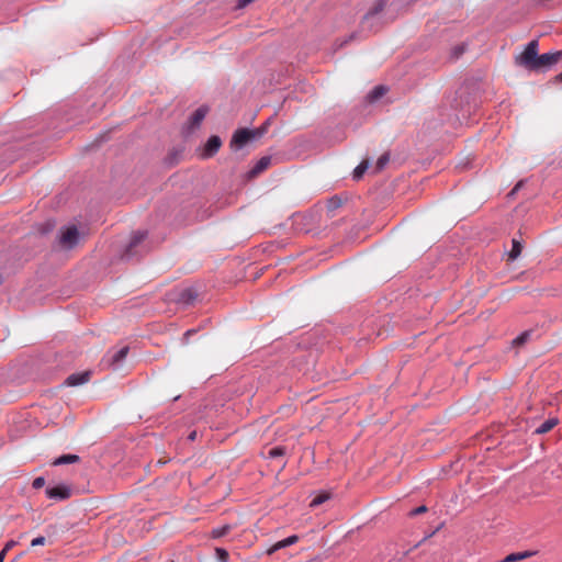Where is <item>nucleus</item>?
Wrapping results in <instances>:
<instances>
[{
  "label": "nucleus",
  "instance_id": "obj_14",
  "mask_svg": "<svg viewBox=\"0 0 562 562\" xmlns=\"http://www.w3.org/2000/svg\"><path fill=\"white\" fill-rule=\"evenodd\" d=\"M559 424V419L557 417L549 418L544 423H542L537 429L536 434L542 435L549 432L552 428H554Z\"/></svg>",
  "mask_w": 562,
  "mask_h": 562
},
{
  "label": "nucleus",
  "instance_id": "obj_17",
  "mask_svg": "<svg viewBox=\"0 0 562 562\" xmlns=\"http://www.w3.org/2000/svg\"><path fill=\"white\" fill-rule=\"evenodd\" d=\"M385 93L386 88L384 86H376L368 93L367 99L369 102H374L379 100L381 97H383Z\"/></svg>",
  "mask_w": 562,
  "mask_h": 562
},
{
  "label": "nucleus",
  "instance_id": "obj_4",
  "mask_svg": "<svg viewBox=\"0 0 562 562\" xmlns=\"http://www.w3.org/2000/svg\"><path fill=\"white\" fill-rule=\"evenodd\" d=\"M562 58V50L546 53L537 57L533 71L546 70L555 65Z\"/></svg>",
  "mask_w": 562,
  "mask_h": 562
},
{
  "label": "nucleus",
  "instance_id": "obj_9",
  "mask_svg": "<svg viewBox=\"0 0 562 562\" xmlns=\"http://www.w3.org/2000/svg\"><path fill=\"white\" fill-rule=\"evenodd\" d=\"M221 145H222V140L218 136H216V135L211 136L207 139L206 144L204 145V148L202 151V157L203 158L212 157L213 155H215L218 151V149L221 148Z\"/></svg>",
  "mask_w": 562,
  "mask_h": 562
},
{
  "label": "nucleus",
  "instance_id": "obj_28",
  "mask_svg": "<svg viewBox=\"0 0 562 562\" xmlns=\"http://www.w3.org/2000/svg\"><path fill=\"white\" fill-rule=\"evenodd\" d=\"M45 485V479L43 476H38L36 477L33 483H32V486L35 488V490H38L41 487H43Z\"/></svg>",
  "mask_w": 562,
  "mask_h": 562
},
{
  "label": "nucleus",
  "instance_id": "obj_13",
  "mask_svg": "<svg viewBox=\"0 0 562 562\" xmlns=\"http://www.w3.org/2000/svg\"><path fill=\"white\" fill-rule=\"evenodd\" d=\"M271 162V157L269 156H265V157H261L257 164L254 166V168L250 170V175L252 177L259 175L260 172H262L263 170H266L269 165Z\"/></svg>",
  "mask_w": 562,
  "mask_h": 562
},
{
  "label": "nucleus",
  "instance_id": "obj_5",
  "mask_svg": "<svg viewBox=\"0 0 562 562\" xmlns=\"http://www.w3.org/2000/svg\"><path fill=\"white\" fill-rule=\"evenodd\" d=\"M386 0H378L373 8L363 16L362 27L373 30L378 15L383 11Z\"/></svg>",
  "mask_w": 562,
  "mask_h": 562
},
{
  "label": "nucleus",
  "instance_id": "obj_6",
  "mask_svg": "<svg viewBox=\"0 0 562 562\" xmlns=\"http://www.w3.org/2000/svg\"><path fill=\"white\" fill-rule=\"evenodd\" d=\"M127 353H128V347L125 346L117 350H112V351L108 352L104 360L109 366L113 367V369H119L121 363L126 358Z\"/></svg>",
  "mask_w": 562,
  "mask_h": 562
},
{
  "label": "nucleus",
  "instance_id": "obj_18",
  "mask_svg": "<svg viewBox=\"0 0 562 562\" xmlns=\"http://www.w3.org/2000/svg\"><path fill=\"white\" fill-rule=\"evenodd\" d=\"M79 461L77 454H64L53 461V465H63L69 463H76Z\"/></svg>",
  "mask_w": 562,
  "mask_h": 562
},
{
  "label": "nucleus",
  "instance_id": "obj_8",
  "mask_svg": "<svg viewBox=\"0 0 562 562\" xmlns=\"http://www.w3.org/2000/svg\"><path fill=\"white\" fill-rule=\"evenodd\" d=\"M209 112V108L205 105L200 106L196 109L192 115L189 117L188 121V128L190 131H193L200 126L202 121L205 119L206 114Z\"/></svg>",
  "mask_w": 562,
  "mask_h": 562
},
{
  "label": "nucleus",
  "instance_id": "obj_11",
  "mask_svg": "<svg viewBox=\"0 0 562 562\" xmlns=\"http://www.w3.org/2000/svg\"><path fill=\"white\" fill-rule=\"evenodd\" d=\"M297 540H299L297 536H295V535L290 536L281 541H278L277 543H274L271 548L268 549L267 553L269 555H271L280 549H283V548L294 544L295 542H297Z\"/></svg>",
  "mask_w": 562,
  "mask_h": 562
},
{
  "label": "nucleus",
  "instance_id": "obj_35",
  "mask_svg": "<svg viewBox=\"0 0 562 562\" xmlns=\"http://www.w3.org/2000/svg\"><path fill=\"white\" fill-rule=\"evenodd\" d=\"M5 558V553L3 551L0 552V562H3Z\"/></svg>",
  "mask_w": 562,
  "mask_h": 562
},
{
  "label": "nucleus",
  "instance_id": "obj_21",
  "mask_svg": "<svg viewBox=\"0 0 562 562\" xmlns=\"http://www.w3.org/2000/svg\"><path fill=\"white\" fill-rule=\"evenodd\" d=\"M368 168H369L368 160H363L362 162H360L353 170V179L355 180L361 179V177L364 175V172L368 170Z\"/></svg>",
  "mask_w": 562,
  "mask_h": 562
},
{
  "label": "nucleus",
  "instance_id": "obj_26",
  "mask_svg": "<svg viewBox=\"0 0 562 562\" xmlns=\"http://www.w3.org/2000/svg\"><path fill=\"white\" fill-rule=\"evenodd\" d=\"M215 554H216V558L218 559V561L221 562H227L228 561V553L225 549H222V548H216L215 549Z\"/></svg>",
  "mask_w": 562,
  "mask_h": 562
},
{
  "label": "nucleus",
  "instance_id": "obj_1",
  "mask_svg": "<svg viewBox=\"0 0 562 562\" xmlns=\"http://www.w3.org/2000/svg\"><path fill=\"white\" fill-rule=\"evenodd\" d=\"M266 132V126L257 130L240 128L236 131L231 140V147L234 150L241 149L249 142L260 138Z\"/></svg>",
  "mask_w": 562,
  "mask_h": 562
},
{
  "label": "nucleus",
  "instance_id": "obj_23",
  "mask_svg": "<svg viewBox=\"0 0 562 562\" xmlns=\"http://www.w3.org/2000/svg\"><path fill=\"white\" fill-rule=\"evenodd\" d=\"M341 206V200L338 196H333L327 202V210L333 212Z\"/></svg>",
  "mask_w": 562,
  "mask_h": 562
},
{
  "label": "nucleus",
  "instance_id": "obj_7",
  "mask_svg": "<svg viewBox=\"0 0 562 562\" xmlns=\"http://www.w3.org/2000/svg\"><path fill=\"white\" fill-rule=\"evenodd\" d=\"M46 495L49 498L64 501L71 496V488L67 485L60 484L46 488Z\"/></svg>",
  "mask_w": 562,
  "mask_h": 562
},
{
  "label": "nucleus",
  "instance_id": "obj_29",
  "mask_svg": "<svg viewBox=\"0 0 562 562\" xmlns=\"http://www.w3.org/2000/svg\"><path fill=\"white\" fill-rule=\"evenodd\" d=\"M46 542V538L43 537V536H40L37 538H34L31 542V546L32 547H36V546H44Z\"/></svg>",
  "mask_w": 562,
  "mask_h": 562
},
{
  "label": "nucleus",
  "instance_id": "obj_15",
  "mask_svg": "<svg viewBox=\"0 0 562 562\" xmlns=\"http://www.w3.org/2000/svg\"><path fill=\"white\" fill-rule=\"evenodd\" d=\"M535 554H536L535 551H524V552L512 553V554H508L505 559H503L499 562H516V561H520V560L530 558Z\"/></svg>",
  "mask_w": 562,
  "mask_h": 562
},
{
  "label": "nucleus",
  "instance_id": "obj_33",
  "mask_svg": "<svg viewBox=\"0 0 562 562\" xmlns=\"http://www.w3.org/2000/svg\"><path fill=\"white\" fill-rule=\"evenodd\" d=\"M255 0H238L237 2V9H243L254 2Z\"/></svg>",
  "mask_w": 562,
  "mask_h": 562
},
{
  "label": "nucleus",
  "instance_id": "obj_37",
  "mask_svg": "<svg viewBox=\"0 0 562 562\" xmlns=\"http://www.w3.org/2000/svg\"><path fill=\"white\" fill-rule=\"evenodd\" d=\"M520 186H521V183H520V182H519V183H517V186L515 187V189L513 190V192H512V193H514V192H515V191H516Z\"/></svg>",
  "mask_w": 562,
  "mask_h": 562
},
{
  "label": "nucleus",
  "instance_id": "obj_12",
  "mask_svg": "<svg viewBox=\"0 0 562 562\" xmlns=\"http://www.w3.org/2000/svg\"><path fill=\"white\" fill-rule=\"evenodd\" d=\"M89 380V372L71 374L67 378L66 383L70 386H77Z\"/></svg>",
  "mask_w": 562,
  "mask_h": 562
},
{
  "label": "nucleus",
  "instance_id": "obj_31",
  "mask_svg": "<svg viewBox=\"0 0 562 562\" xmlns=\"http://www.w3.org/2000/svg\"><path fill=\"white\" fill-rule=\"evenodd\" d=\"M464 52V46L463 45H459L457 47L453 48V57L454 58H458L459 56H461Z\"/></svg>",
  "mask_w": 562,
  "mask_h": 562
},
{
  "label": "nucleus",
  "instance_id": "obj_32",
  "mask_svg": "<svg viewBox=\"0 0 562 562\" xmlns=\"http://www.w3.org/2000/svg\"><path fill=\"white\" fill-rule=\"evenodd\" d=\"M18 544V542L15 540H10L5 543L4 548L2 549V551L7 554V552L9 550H11L13 547H15Z\"/></svg>",
  "mask_w": 562,
  "mask_h": 562
},
{
  "label": "nucleus",
  "instance_id": "obj_25",
  "mask_svg": "<svg viewBox=\"0 0 562 562\" xmlns=\"http://www.w3.org/2000/svg\"><path fill=\"white\" fill-rule=\"evenodd\" d=\"M229 529H231V527L228 525H225V526L220 527V528H214L212 530V537L213 538L224 537L229 531Z\"/></svg>",
  "mask_w": 562,
  "mask_h": 562
},
{
  "label": "nucleus",
  "instance_id": "obj_22",
  "mask_svg": "<svg viewBox=\"0 0 562 562\" xmlns=\"http://www.w3.org/2000/svg\"><path fill=\"white\" fill-rule=\"evenodd\" d=\"M520 252H521V245H520V243L517 241L516 239H513V247H512V250L508 254L509 259L510 260H515L516 258H518Z\"/></svg>",
  "mask_w": 562,
  "mask_h": 562
},
{
  "label": "nucleus",
  "instance_id": "obj_30",
  "mask_svg": "<svg viewBox=\"0 0 562 562\" xmlns=\"http://www.w3.org/2000/svg\"><path fill=\"white\" fill-rule=\"evenodd\" d=\"M426 512H427V507H426V506H424V505H422V506L416 507L415 509H413V510L411 512V515H412V516H416V515H419V514H423V513H426Z\"/></svg>",
  "mask_w": 562,
  "mask_h": 562
},
{
  "label": "nucleus",
  "instance_id": "obj_3",
  "mask_svg": "<svg viewBox=\"0 0 562 562\" xmlns=\"http://www.w3.org/2000/svg\"><path fill=\"white\" fill-rule=\"evenodd\" d=\"M81 238L82 235L78 228L75 225H70L60 229L58 243L63 249L69 250L79 245Z\"/></svg>",
  "mask_w": 562,
  "mask_h": 562
},
{
  "label": "nucleus",
  "instance_id": "obj_34",
  "mask_svg": "<svg viewBox=\"0 0 562 562\" xmlns=\"http://www.w3.org/2000/svg\"><path fill=\"white\" fill-rule=\"evenodd\" d=\"M196 438V431H192L189 436H188V439L193 441L194 439Z\"/></svg>",
  "mask_w": 562,
  "mask_h": 562
},
{
  "label": "nucleus",
  "instance_id": "obj_24",
  "mask_svg": "<svg viewBox=\"0 0 562 562\" xmlns=\"http://www.w3.org/2000/svg\"><path fill=\"white\" fill-rule=\"evenodd\" d=\"M285 454V448L283 447H274L269 449L268 457L269 458H279Z\"/></svg>",
  "mask_w": 562,
  "mask_h": 562
},
{
  "label": "nucleus",
  "instance_id": "obj_20",
  "mask_svg": "<svg viewBox=\"0 0 562 562\" xmlns=\"http://www.w3.org/2000/svg\"><path fill=\"white\" fill-rule=\"evenodd\" d=\"M329 498H330V493L321 492L312 499L310 506L317 507V506L322 505L323 503H325L326 501H328Z\"/></svg>",
  "mask_w": 562,
  "mask_h": 562
},
{
  "label": "nucleus",
  "instance_id": "obj_2",
  "mask_svg": "<svg viewBox=\"0 0 562 562\" xmlns=\"http://www.w3.org/2000/svg\"><path fill=\"white\" fill-rule=\"evenodd\" d=\"M538 48L539 44L537 40L529 42L525 50L516 57V64L528 70H532L537 61V57L539 56Z\"/></svg>",
  "mask_w": 562,
  "mask_h": 562
},
{
  "label": "nucleus",
  "instance_id": "obj_36",
  "mask_svg": "<svg viewBox=\"0 0 562 562\" xmlns=\"http://www.w3.org/2000/svg\"><path fill=\"white\" fill-rule=\"evenodd\" d=\"M557 80L562 81V72L557 76Z\"/></svg>",
  "mask_w": 562,
  "mask_h": 562
},
{
  "label": "nucleus",
  "instance_id": "obj_16",
  "mask_svg": "<svg viewBox=\"0 0 562 562\" xmlns=\"http://www.w3.org/2000/svg\"><path fill=\"white\" fill-rule=\"evenodd\" d=\"M198 296L194 289H184L179 296V301L183 304H191Z\"/></svg>",
  "mask_w": 562,
  "mask_h": 562
},
{
  "label": "nucleus",
  "instance_id": "obj_27",
  "mask_svg": "<svg viewBox=\"0 0 562 562\" xmlns=\"http://www.w3.org/2000/svg\"><path fill=\"white\" fill-rule=\"evenodd\" d=\"M387 161H389V156L382 155L376 161V166H375L376 171L382 170L384 168V166L387 164Z\"/></svg>",
  "mask_w": 562,
  "mask_h": 562
},
{
  "label": "nucleus",
  "instance_id": "obj_19",
  "mask_svg": "<svg viewBox=\"0 0 562 562\" xmlns=\"http://www.w3.org/2000/svg\"><path fill=\"white\" fill-rule=\"evenodd\" d=\"M531 335H532L531 330H526V331L521 333L518 337H516L512 341V345L514 347H521V346H524L526 342H528L530 340Z\"/></svg>",
  "mask_w": 562,
  "mask_h": 562
},
{
  "label": "nucleus",
  "instance_id": "obj_10",
  "mask_svg": "<svg viewBox=\"0 0 562 562\" xmlns=\"http://www.w3.org/2000/svg\"><path fill=\"white\" fill-rule=\"evenodd\" d=\"M146 235V232H136L132 235L127 248L123 255L125 259L132 258V256L134 255L133 250L145 239Z\"/></svg>",
  "mask_w": 562,
  "mask_h": 562
},
{
  "label": "nucleus",
  "instance_id": "obj_38",
  "mask_svg": "<svg viewBox=\"0 0 562 562\" xmlns=\"http://www.w3.org/2000/svg\"><path fill=\"white\" fill-rule=\"evenodd\" d=\"M192 333H193V330H188V331L186 333V335H187V336H189V335H191Z\"/></svg>",
  "mask_w": 562,
  "mask_h": 562
}]
</instances>
